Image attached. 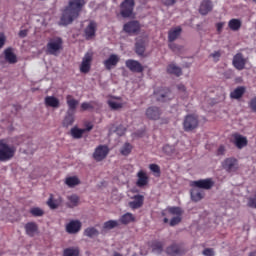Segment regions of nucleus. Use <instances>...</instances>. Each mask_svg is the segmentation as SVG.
I'll list each match as a JSON object with an SVG mask.
<instances>
[{
  "mask_svg": "<svg viewBox=\"0 0 256 256\" xmlns=\"http://www.w3.org/2000/svg\"><path fill=\"white\" fill-rule=\"evenodd\" d=\"M46 107L59 108L60 102L55 96H47L44 100Z\"/></svg>",
  "mask_w": 256,
  "mask_h": 256,
  "instance_id": "26",
  "label": "nucleus"
},
{
  "mask_svg": "<svg viewBox=\"0 0 256 256\" xmlns=\"http://www.w3.org/2000/svg\"><path fill=\"white\" fill-rule=\"evenodd\" d=\"M163 5H166V7H171L172 5H175L177 3V0H161Z\"/></svg>",
  "mask_w": 256,
  "mask_h": 256,
  "instance_id": "51",
  "label": "nucleus"
},
{
  "mask_svg": "<svg viewBox=\"0 0 256 256\" xmlns=\"http://www.w3.org/2000/svg\"><path fill=\"white\" fill-rule=\"evenodd\" d=\"M17 148L9 144V140L1 139L0 140V161H11L15 157Z\"/></svg>",
  "mask_w": 256,
  "mask_h": 256,
  "instance_id": "2",
  "label": "nucleus"
},
{
  "mask_svg": "<svg viewBox=\"0 0 256 256\" xmlns=\"http://www.w3.org/2000/svg\"><path fill=\"white\" fill-rule=\"evenodd\" d=\"M210 57L214 58V61H219V58L221 57V51H216L210 54Z\"/></svg>",
  "mask_w": 256,
  "mask_h": 256,
  "instance_id": "54",
  "label": "nucleus"
},
{
  "mask_svg": "<svg viewBox=\"0 0 256 256\" xmlns=\"http://www.w3.org/2000/svg\"><path fill=\"white\" fill-rule=\"evenodd\" d=\"M119 226V222L117 220H110L104 223V229H115V227Z\"/></svg>",
  "mask_w": 256,
  "mask_h": 256,
  "instance_id": "44",
  "label": "nucleus"
},
{
  "mask_svg": "<svg viewBox=\"0 0 256 256\" xmlns=\"http://www.w3.org/2000/svg\"><path fill=\"white\" fill-rule=\"evenodd\" d=\"M138 180L136 182L137 187H145L147 183H149V177L147 176V173H145L143 170H140L137 174Z\"/></svg>",
  "mask_w": 256,
  "mask_h": 256,
  "instance_id": "24",
  "label": "nucleus"
},
{
  "mask_svg": "<svg viewBox=\"0 0 256 256\" xmlns=\"http://www.w3.org/2000/svg\"><path fill=\"white\" fill-rule=\"evenodd\" d=\"M217 155H225V146L223 145L219 146L217 150Z\"/></svg>",
  "mask_w": 256,
  "mask_h": 256,
  "instance_id": "57",
  "label": "nucleus"
},
{
  "mask_svg": "<svg viewBox=\"0 0 256 256\" xmlns=\"http://www.w3.org/2000/svg\"><path fill=\"white\" fill-rule=\"evenodd\" d=\"M91 129H93V126L88 124L84 129L74 127L71 129L70 133L74 139H81L83 133H87V131H91Z\"/></svg>",
  "mask_w": 256,
  "mask_h": 256,
  "instance_id": "17",
  "label": "nucleus"
},
{
  "mask_svg": "<svg viewBox=\"0 0 256 256\" xmlns=\"http://www.w3.org/2000/svg\"><path fill=\"white\" fill-rule=\"evenodd\" d=\"M133 256H137V254H133Z\"/></svg>",
  "mask_w": 256,
  "mask_h": 256,
  "instance_id": "64",
  "label": "nucleus"
},
{
  "mask_svg": "<svg viewBox=\"0 0 256 256\" xmlns=\"http://www.w3.org/2000/svg\"><path fill=\"white\" fill-rule=\"evenodd\" d=\"M86 4L85 0H69L68 6L63 10L60 25H71L79 17Z\"/></svg>",
  "mask_w": 256,
  "mask_h": 256,
  "instance_id": "1",
  "label": "nucleus"
},
{
  "mask_svg": "<svg viewBox=\"0 0 256 256\" xmlns=\"http://www.w3.org/2000/svg\"><path fill=\"white\" fill-rule=\"evenodd\" d=\"M108 105L110 108L117 110V109H122L123 104L121 103V101L117 100V99H110L108 100Z\"/></svg>",
  "mask_w": 256,
  "mask_h": 256,
  "instance_id": "38",
  "label": "nucleus"
},
{
  "mask_svg": "<svg viewBox=\"0 0 256 256\" xmlns=\"http://www.w3.org/2000/svg\"><path fill=\"white\" fill-rule=\"evenodd\" d=\"M95 33H97V23L95 21H90L88 27L84 30V35L86 39L90 40L95 37Z\"/></svg>",
  "mask_w": 256,
  "mask_h": 256,
  "instance_id": "16",
  "label": "nucleus"
},
{
  "mask_svg": "<svg viewBox=\"0 0 256 256\" xmlns=\"http://www.w3.org/2000/svg\"><path fill=\"white\" fill-rule=\"evenodd\" d=\"M177 87L178 91H180L181 93H185V95H187V88H185V85L179 84Z\"/></svg>",
  "mask_w": 256,
  "mask_h": 256,
  "instance_id": "56",
  "label": "nucleus"
},
{
  "mask_svg": "<svg viewBox=\"0 0 256 256\" xmlns=\"http://www.w3.org/2000/svg\"><path fill=\"white\" fill-rule=\"evenodd\" d=\"M153 253H157L158 255L160 253H163V244L161 242H155L152 246Z\"/></svg>",
  "mask_w": 256,
  "mask_h": 256,
  "instance_id": "43",
  "label": "nucleus"
},
{
  "mask_svg": "<svg viewBox=\"0 0 256 256\" xmlns=\"http://www.w3.org/2000/svg\"><path fill=\"white\" fill-rule=\"evenodd\" d=\"M61 49H63V39L60 37L51 38L46 45L48 55H58Z\"/></svg>",
  "mask_w": 256,
  "mask_h": 256,
  "instance_id": "3",
  "label": "nucleus"
},
{
  "mask_svg": "<svg viewBox=\"0 0 256 256\" xmlns=\"http://www.w3.org/2000/svg\"><path fill=\"white\" fill-rule=\"evenodd\" d=\"M167 72L170 73V75H176V77H181V75H183L181 68L175 64H169L167 67Z\"/></svg>",
  "mask_w": 256,
  "mask_h": 256,
  "instance_id": "31",
  "label": "nucleus"
},
{
  "mask_svg": "<svg viewBox=\"0 0 256 256\" xmlns=\"http://www.w3.org/2000/svg\"><path fill=\"white\" fill-rule=\"evenodd\" d=\"M162 215H167V213L163 212Z\"/></svg>",
  "mask_w": 256,
  "mask_h": 256,
  "instance_id": "63",
  "label": "nucleus"
},
{
  "mask_svg": "<svg viewBox=\"0 0 256 256\" xmlns=\"http://www.w3.org/2000/svg\"><path fill=\"white\" fill-rule=\"evenodd\" d=\"M210 11H213V3L210 0L202 1L199 8L201 15H207Z\"/></svg>",
  "mask_w": 256,
  "mask_h": 256,
  "instance_id": "25",
  "label": "nucleus"
},
{
  "mask_svg": "<svg viewBox=\"0 0 256 256\" xmlns=\"http://www.w3.org/2000/svg\"><path fill=\"white\" fill-rule=\"evenodd\" d=\"M166 253L170 256H177L183 255V253H185V250H183V247H181V245L179 244H172L166 248Z\"/></svg>",
  "mask_w": 256,
  "mask_h": 256,
  "instance_id": "18",
  "label": "nucleus"
},
{
  "mask_svg": "<svg viewBox=\"0 0 256 256\" xmlns=\"http://www.w3.org/2000/svg\"><path fill=\"white\" fill-rule=\"evenodd\" d=\"M167 213L172 215V219L170 220V227H175V225H179L181 222V216L183 215V210L180 207H168Z\"/></svg>",
  "mask_w": 256,
  "mask_h": 256,
  "instance_id": "5",
  "label": "nucleus"
},
{
  "mask_svg": "<svg viewBox=\"0 0 256 256\" xmlns=\"http://www.w3.org/2000/svg\"><path fill=\"white\" fill-rule=\"evenodd\" d=\"M247 63H249V58H244L242 53H237L234 55L232 60V64L238 71H243Z\"/></svg>",
  "mask_w": 256,
  "mask_h": 256,
  "instance_id": "8",
  "label": "nucleus"
},
{
  "mask_svg": "<svg viewBox=\"0 0 256 256\" xmlns=\"http://www.w3.org/2000/svg\"><path fill=\"white\" fill-rule=\"evenodd\" d=\"M131 151H133V146L130 143H125L120 149L121 155H124L125 157H127V155H130Z\"/></svg>",
  "mask_w": 256,
  "mask_h": 256,
  "instance_id": "37",
  "label": "nucleus"
},
{
  "mask_svg": "<svg viewBox=\"0 0 256 256\" xmlns=\"http://www.w3.org/2000/svg\"><path fill=\"white\" fill-rule=\"evenodd\" d=\"M74 122L75 116H73V114H68L63 121V125L64 127H69L70 125H73Z\"/></svg>",
  "mask_w": 256,
  "mask_h": 256,
  "instance_id": "42",
  "label": "nucleus"
},
{
  "mask_svg": "<svg viewBox=\"0 0 256 256\" xmlns=\"http://www.w3.org/2000/svg\"><path fill=\"white\" fill-rule=\"evenodd\" d=\"M135 221V216L131 213H126L120 218V223L123 225H129V223H133Z\"/></svg>",
  "mask_w": 256,
  "mask_h": 256,
  "instance_id": "36",
  "label": "nucleus"
},
{
  "mask_svg": "<svg viewBox=\"0 0 256 256\" xmlns=\"http://www.w3.org/2000/svg\"><path fill=\"white\" fill-rule=\"evenodd\" d=\"M249 107L252 111L256 112V97L250 100Z\"/></svg>",
  "mask_w": 256,
  "mask_h": 256,
  "instance_id": "52",
  "label": "nucleus"
},
{
  "mask_svg": "<svg viewBox=\"0 0 256 256\" xmlns=\"http://www.w3.org/2000/svg\"><path fill=\"white\" fill-rule=\"evenodd\" d=\"M133 7H135V0H124L120 11L122 17H131L133 15Z\"/></svg>",
  "mask_w": 256,
  "mask_h": 256,
  "instance_id": "6",
  "label": "nucleus"
},
{
  "mask_svg": "<svg viewBox=\"0 0 256 256\" xmlns=\"http://www.w3.org/2000/svg\"><path fill=\"white\" fill-rule=\"evenodd\" d=\"M26 235L29 237H35L36 233L39 231V226L35 222H29L25 225Z\"/></svg>",
  "mask_w": 256,
  "mask_h": 256,
  "instance_id": "23",
  "label": "nucleus"
},
{
  "mask_svg": "<svg viewBox=\"0 0 256 256\" xmlns=\"http://www.w3.org/2000/svg\"><path fill=\"white\" fill-rule=\"evenodd\" d=\"M5 61L10 65H15L17 63V55L13 52V48H7L4 50Z\"/></svg>",
  "mask_w": 256,
  "mask_h": 256,
  "instance_id": "21",
  "label": "nucleus"
},
{
  "mask_svg": "<svg viewBox=\"0 0 256 256\" xmlns=\"http://www.w3.org/2000/svg\"><path fill=\"white\" fill-rule=\"evenodd\" d=\"M179 35H181V27H176L169 31L168 39L171 43H173V41H175Z\"/></svg>",
  "mask_w": 256,
  "mask_h": 256,
  "instance_id": "34",
  "label": "nucleus"
},
{
  "mask_svg": "<svg viewBox=\"0 0 256 256\" xmlns=\"http://www.w3.org/2000/svg\"><path fill=\"white\" fill-rule=\"evenodd\" d=\"M164 223H169V218H164Z\"/></svg>",
  "mask_w": 256,
  "mask_h": 256,
  "instance_id": "62",
  "label": "nucleus"
},
{
  "mask_svg": "<svg viewBox=\"0 0 256 256\" xmlns=\"http://www.w3.org/2000/svg\"><path fill=\"white\" fill-rule=\"evenodd\" d=\"M202 255L215 256V252L213 251V248H206L203 250Z\"/></svg>",
  "mask_w": 256,
  "mask_h": 256,
  "instance_id": "48",
  "label": "nucleus"
},
{
  "mask_svg": "<svg viewBox=\"0 0 256 256\" xmlns=\"http://www.w3.org/2000/svg\"><path fill=\"white\" fill-rule=\"evenodd\" d=\"M249 256H256V251L250 252V253H249Z\"/></svg>",
  "mask_w": 256,
  "mask_h": 256,
  "instance_id": "61",
  "label": "nucleus"
},
{
  "mask_svg": "<svg viewBox=\"0 0 256 256\" xmlns=\"http://www.w3.org/2000/svg\"><path fill=\"white\" fill-rule=\"evenodd\" d=\"M63 256H81V254L78 247H71L64 250Z\"/></svg>",
  "mask_w": 256,
  "mask_h": 256,
  "instance_id": "35",
  "label": "nucleus"
},
{
  "mask_svg": "<svg viewBox=\"0 0 256 256\" xmlns=\"http://www.w3.org/2000/svg\"><path fill=\"white\" fill-rule=\"evenodd\" d=\"M65 183L68 187L73 188L77 187V185H80L81 180L77 176H70L65 179Z\"/></svg>",
  "mask_w": 256,
  "mask_h": 256,
  "instance_id": "32",
  "label": "nucleus"
},
{
  "mask_svg": "<svg viewBox=\"0 0 256 256\" xmlns=\"http://www.w3.org/2000/svg\"><path fill=\"white\" fill-rule=\"evenodd\" d=\"M199 127V119L195 115H187L183 121V129L187 133L195 131Z\"/></svg>",
  "mask_w": 256,
  "mask_h": 256,
  "instance_id": "4",
  "label": "nucleus"
},
{
  "mask_svg": "<svg viewBox=\"0 0 256 256\" xmlns=\"http://www.w3.org/2000/svg\"><path fill=\"white\" fill-rule=\"evenodd\" d=\"M150 170L153 173H161V168H159V165H157V164H151L150 165Z\"/></svg>",
  "mask_w": 256,
  "mask_h": 256,
  "instance_id": "50",
  "label": "nucleus"
},
{
  "mask_svg": "<svg viewBox=\"0 0 256 256\" xmlns=\"http://www.w3.org/2000/svg\"><path fill=\"white\" fill-rule=\"evenodd\" d=\"M68 206L73 208V207H77V205H79V196L77 195H71L68 196Z\"/></svg>",
  "mask_w": 256,
  "mask_h": 256,
  "instance_id": "40",
  "label": "nucleus"
},
{
  "mask_svg": "<svg viewBox=\"0 0 256 256\" xmlns=\"http://www.w3.org/2000/svg\"><path fill=\"white\" fill-rule=\"evenodd\" d=\"M241 25V20L235 18L228 22V27L231 29V31H239L241 29Z\"/></svg>",
  "mask_w": 256,
  "mask_h": 256,
  "instance_id": "33",
  "label": "nucleus"
},
{
  "mask_svg": "<svg viewBox=\"0 0 256 256\" xmlns=\"http://www.w3.org/2000/svg\"><path fill=\"white\" fill-rule=\"evenodd\" d=\"M146 117L147 119H151L152 121H157L159 117H161V110L157 107H149L146 110Z\"/></svg>",
  "mask_w": 256,
  "mask_h": 256,
  "instance_id": "19",
  "label": "nucleus"
},
{
  "mask_svg": "<svg viewBox=\"0 0 256 256\" xmlns=\"http://www.w3.org/2000/svg\"><path fill=\"white\" fill-rule=\"evenodd\" d=\"M66 103L68 105L69 111L74 113L75 109H77V105H79V101L73 98L72 95H67L66 96Z\"/></svg>",
  "mask_w": 256,
  "mask_h": 256,
  "instance_id": "28",
  "label": "nucleus"
},
{
  "mask_svg": "<svg viewBox=\"0 0 256 256\" xmlns=\"http://www.w3.org/2000/svg\"><path fill=\"white\" fill-rule=\"evenodd\" d=\"M117 63H119V56L112 54L109 56L107 60L104 61V67L108 70L111 71L113 67H117Z\"/></svg>",
  "mask_w": 256,
  "mask_h": 256,
  "instance_id": "20",
  "label": "nucleus"
},
{
  "mask_svg": "<svg viewBox=\"0 0 256 256\" xmlns=\"http://www.w3.org/2000/svg\"><path fill=\"white\" fill-rule=\"evenodd\" d=\"M91 63H93V52H87L80 64V73H89L91 71Z\"/></svg>",
  "mask_w": 256,
  "mask_h": 256,
  "instance_id": "7",
  "label": "nucleus"
},
{
  "mask_svg": "<svg viewBox=\"0 0 256 256\" xmlns=\"http://www.w3.org/2000/svg\"><path fill=\"white\" fill-rule=\"evenodd\" d=\"M30 213L33 215V217H43L45 212H43L41 208L35 207L31 208Z\"/></svg>",
  "mask_w": 256,
  "mask_h": 256,
  "instance_id": "45",
  "label": "nucleus"
},
{
  "mask_svg": "<svg viewBox=\"0 0 256 256\" xmlns=\"http://www.w3.org/2000/svg\"><path fill=\"white\" fill-rule=\"evenodd\" d=\"M123 29L125 33H130L132 35H135V33H139V31L141 30V24H139V21H130L124 24Z\"/></svg>",
  "mask_w": 256,
  "mask_h": 256,
  "instance_id": "15",
  "label": "nucleus"
},
{
  "mask_svg": "<svg viewBox=\"0 0 256 256\" xmlns=\"http://www.w3.org/2000/svg\"><path fill=\"white\" fill-rule=\"evenodd\" d=\"M169 47L172 49V51H177V46L175 44L171 43Z\"/></svg>",
  "mask_w": 256,
  "mask_h": 256,
  "instance_id": "59",
  "label": "nucleus"
},
{
  "mask_svg": "<svg viewBox=\"0 0 256 256\" xmlns=\"http://www.w3.org/2000/svg\"><path fill=\"white\" fill-rule=\"evenodd\" d=\"M248 207H251L252 209H256V198L250 197L248 199Z\"/></svg>",
  "mask_w": 256,
  "mask_h": 256,
  "instance_id": "49",
  "label": "nucleus"
},
{
  "mask_svg": "<svg viewBox=\"0 0 256 256\" xmlns=\"http://www.w3.org/2000/svg\"><path fill=\"white\" fill-rule=\"evenodd\" d=\"M163 151H166V152L171 151V146H169V145L164 146Z\"/></svg>",
  "mask_w": 256,
  "mask_h": 256,
  "instance_id": "60",
  "label": "nucleus"
},
{
  "mask_svg": "<svg viewBox=\"0 0 256 256\" xmlns=\"http://www.w3.org/2000/svg\"><path fill=\"white\" fill-rule=\"evenodd\" d=\"M245 95V87L239 86L230 93L231 99H241Z\"/></svg>",
  "mask_w": 256,
  "mask_h": 256,
  "instance_id": "30",
  "label": "nucleus"
},
{
  "mask_svg": "<svg viewBox=\"0 0 256 256\" xmlns=\"http://www.w3.org/2000/svg\"><path fill=\"white\" fill-rule=\"evenodd\" d=\"M125 65L127 69L132 71V73H143V71L145 70V68L139 63V61L133 59L126 60Z\"/></svg>",
  "mask_w": 256,
  "mask_h": 256,
  "instance_id": "12",
  "label": "nucleus"
},
{
  "mask_svg": "<svg viewBox=\"0 0 256 256\" xmlns=\"http://www.w3.org/2000/svg\"><path fill=\"white\" fill-rule=\"evenodd\" d=\"M81 109L82 111H87L89 109H93V106L91 105V103L84 102L81 104Z\"/></svg>",
  "mask_w": 256,
  "mask_h": 256,
  "instance_id": "53",
  "label": "nucleus"
},
{
  "mask_svg": "<svg viewBox=\"0 0 256 256\" xmlns=\"http://www.w3.org/2000/svg\"><path fill=\"white\" fill-rule=\"evenodd\" d=\"M143 201H144L143 196L136 195L134 196V200L129 202V207H131V209H139L143 207Z\"/></svg>",
  "mask_w": 256,
  "mask_h": 256,
  "instance_id": "27",
  "label": "nucleus"
},
{
  "mask_svg": "<svg viewBox=\"0 0 256 256\" xmlns=\"http://www.w3.org/2000/svg\"><path fill=\"white\" fill-rule=\"evenodd\" d=\"M203 197H205V193L200 190L199 188H193L191 190V199L192 201H201V199H203Z\"/></svg>",
  "mask_w": 256,
  "mask_h": 256,
  "instance_id": "29",
  "label": "nucleus"
},
{
  "mask_svg": "<svg viewBox=\"0 0 256 256\" xmlns=\"http://www.w3.org/2000/svg\"><path fill=\"white\" fill-rule=\"evenodd\" d=\"M84 235H86V237H97V235H99V231L94 227H90L84 231Z\"/></svg>",
  "mask_w": 256,
  "mask_h": 256,
  "instance_id": "41",
  "label": "nucleus"
},
{
  "mask_svg": "<svg viewBox=\"0 0 256 256\" xmlns=\"http://www.w3.org/2000/svg\"><path fill=\"white\" fill-rule=\"evenodd\" d=\"M26 35H27V30H21L19 32V37H21L22 39L25 38Z\"/></svg>",
  "mask_w": 256,
  "mask_h": 256,
  "instance_id": "58",
  "label": "nucleus"
},
{
  "mask_svg": "<svg viewBox=\"0 0 256 256\" xmlns=\"http://www.w3.org/2000/svg\"><path fill=\"white\" fill-rule=\"evenodd\" d=\"M232 143L237 147V149H243V147H247V137L241 134H233L232 135Z\"/></svg>",
  "mask_w": 256,
  "mask_h": 256,
  "instance_id": "14",
  "label": "nucleus"
},
{
  "mask_svg": "<svg viewBox=\"0 0 256 256\" xmlns=\"http://www.w3.org/2000/svg\"><path fill=\"white\" fill-rule=\"evenodd\" d=\"M136 53L137 55H143L145 53V42L140 39L136 41Z\"/></svg>",
  "mask_w": 256,
  "mask_h": 256,
  "instance_id": "39",
  "label": "nucleus"
},
{
  "mask_svg": "<svg viewBox=\"0 0 256 256\" xmlns=\"http://www.w3.org/2000/svg\"><path fill=\"white\" fill-rule=\"evenodd\" d=\"M222 167L228 173H235L239 169V162L235 158H227L223 161Z\"/></svg>",
  "mask_w": 256,
  "mask_h": 256,
  "instance_id": "10",
  "label": "nucleus"
},
{
  "mask_svg": "<svg viewBox=\"0 0 256 256\" xmlns=\"http://www.w3.org/2000/svg\"><path fill=\"white\" fill-rule=\"evenodd\" d=\"M107 155H109V147L107 145H99L93 153V157L97 162L106 159Z\"/></svg>",
  "mask_w": 256,
  "mask_h": 256,
  "instance_id": "9",
  "label": "nucleus"
},
{
  "mask_svg": "<svg viewBox=\"0 0 256 256\" xmlns=\"http://www.w3.org/2000/svg\"><path fill=\"white\" fill-rule=\"evenodd\" d=\"M81 221L79 220H71L68 224H66V233L70 235H75L81 231Z\"/></svg>",
  "mask_w": 256,
  "mask_h": 256,
  "instance_id": "13",
  "label": "nucleus"
},
{
  "mask_svg": "<svg viewBox=\"0 0 256 256\" xmlns=\"http://www.w3.org/2000/svg\"><path fill=\"white\" fill-rule=\"evenodd\" d=\"M157 101H169L173 97V94H171V90L165 89L160 92H155Z\"/></svg>",
  "mask_w": 256,
  "mask_h": 256,
  "instance_id": "22",
  "label": "nucleus"
},
{
  "mask_svg": "<svg viewBox=\"0 0 256 256\" xmlns=\"http://www.w3.org/2000/svg\"><path fill=\"white\" fill-rule=\"evenodd\" d=\"M223 27H225V22H219L216 24V29L218 33H223Z\"/></svg>",
  "mask_w": 256,
  "mask_h": 256,
  "instance_id": "55",
  "label": "nucleus"
},
{
  "mask_svg": "<svg viewBox=\"0 0 256 256\" xmlns=\"http://www.w3.org/2000/svg\"><path fill=\"white\" fill-rule=\"evenodd\" d=\"M6 41H7V37L5 36V33L0 32V49H3Z\"/></svg>",
  "mask_w": 256,
  "mask_h": 256,
  "instance_id": "47",
  "label": "nucleus"
},
{
  "mask_svg": "<svg viewBox=\"0 0 256 256\" xmlns=\"http://www.w3.org/2000/svg\"><path fill=\"white\" fill-rule=\"evenodd\" d=\"M213 185H215V182H213V179L211 178L191 182V186L196 187L198 189L209 190L211 189V187H213Z\"/></svg>",
  "mask_w": 256,
  "mask_h": 256,
  "instance_id": "11",
  "label": "nucleus"
},
{
  "mask_svg": "<svg viewBox=\"0 0 256 256\" xmlns=\"http://www.w3.org/2000/svg\"><path fill=\"white\" fill-rule=\"evenodd\" d=\"M47 205L50 207V209H57V207H59V201L50 198L47 202Z\"/></svg>",
  "mask_w": 256,
  "mask_h": 256,
  "instance_id": "46",
  "label": "nucleus"
}]
</instances>
